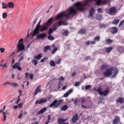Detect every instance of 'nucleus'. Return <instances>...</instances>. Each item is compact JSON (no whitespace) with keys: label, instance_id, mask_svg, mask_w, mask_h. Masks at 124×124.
<instances>
[{"label":"nucleus","instance_id":"nucleus-64","mask_svg":"<svg viewBox=\"0 0 124 124\" xmlns=\"http://www.w3.org/2000/svg\"><path fill=\"white\" fill-rule=\"evenodd\" d=\"M5 49L3 48H0V51H1V53H4V52Z\"/></svg>","mask_w":124,"mask_h":124},{"label":"nucleus","instance_id":"nucleus-55","mask_svg":"<svg viewBox=\"0 0 124 124\" xmlns=\"http://www.w3.org/2000/svg\"><path fill=\"white\" fill-rule=\"evenodd\" d=\"M68 95H69V93H68V92H67L63 95V97H67Z\"/></svg>","mask_w":124,"mask_h":124},{"label":"nucleus","instance_id":"nucleus-39","mask_svg":"<svg viewBox=\"0 0 124 124\" xmlns=\"http://www.w3.org/2000/svg\"><path fill=\"white\" fill-rule=\"evenodd\" d=\"M53 31H54V30L53 29H52V28H49V29L48 30V35H51L52 34V33H53Z\"/></svg>","mask_w":124,"mask_h":124},{"label":"nucleus","instance_id":"nucleus-37","mask_svg":"<svg viewBox=\"0 0 124 124\" xmlns=\"http://www.w3.org/2000/svg\"><path fill=\"white\" fill-rule=\"evenodd\" d=\"M80 34H85L86 33V29H81L79 31Z\"/></svg>","mask_w":124,"mask_h":124},{"label":"nucleus","instance_id":"nucleus-47","mask_svg":"<svg viewBox=\"0 0 124 124\" xmlns=\"http://www.w3.org/2000/svg\"><path fill=\"white\" fill-rule=\"evenodd\" d=\"M103 10L101 8H99L98 9L97 11L98 13H103Z\"/></svg>","mask_w":124,"mask_h":124},{"label":"nucleus","instance_id":"nucleus-49","mask_svg":"<svg viewBox=\"0 0 124 124\" xmlns=\"http://www.w3.org/2000/svg\"><path fill=\"white\" fill-rule=\"evenodd\" d=\"M23 105H24V103H21L18 104V107H19V108H22Z\"/></svg>","mask_w":124,"mask_h":124},{"label":"nucleus","instance_id":"nucleus-38","mask_svg":"<svg viewBox=\"0 0 124 124\" xmlns=\"http://www.w3.org/2000/svg\"><path fill=\"white\" fill-rule=\"evenodd\" d=\"M96 19L97 20H101V19H102V15H97V16H96Z\"/></svg>","mask_w":124,"mask_h":124},{"label":"nucleus","instance_id":"nucleus-28","mask_svg":"<svg viewBox=\"0 0 124 124\" xmlns=\"http://www.w3.org/2000/svg\"><path fill=\"white\" fill-rule=\"evenodd\" d=\"M34 59L35 60H37V61H39L41 58H42V54L40 53L39 54H38L37 55H35L34 56Z\"/></svg>","mask_w":124,"mask_h":124},{"label":"nucleus","instance_id":"nucleus-32","mask_svg":"<svg viewBox=\"0 0 124 124\" xmlns=\"http://www.w3.org/2000/svg\"><path fill=\"white\" fill-rule=\"evenodd\" d=\"M119 22H120V19H114L112 22V24H113V25H118V24H119Z\"/></svg>","mask_w":124,"mask_h":124},{"label":"nucleus","instance_id":"nucleus-34","mask_svg":"<svg viewBox=\"0 0 124 124\" xmlns=\"http://www.w3.org/2000/svg\"><path fill=\"white\" fill-rule=\"evenodd\" d=\"M68 109V107L67 105H65L63 106H62L61 108V111H66Z\"/></svg>","mask_w":124,"mask_h":124},{"label":"nucleus","instance_id":"nucleus-41","mask_svg":"<svg viewBox=\"0 0 124 124\" xmlns=\"http://www.w3.org/2000/svg\"><path fill=\"white\" fill-rule=\"evenodd\" d=\"M11 86L14 87V88H17L19 85L17 83L12 82Z\"/></svg>","mask_w":124,"mask_h":124},{"label":"nucleus","instance_id":"nucleus-59","mask_svg":"<svg viewBox=\"0 0 124 124\" xmlns=\"http://www.w3.org/2000/svg\"><path fill=\"white\" fill-rule=\"evenodd\" d=\"M55 63H57V64H60V63H61V59H59L58 60H57Z\"/></svg>","mask_w":124,"mask_h":124},{"label":"nucleus","instance_id":"nucleus-51","mask_svg":"<svg viewBox=\"0 0 124 124\" xmlns=\"http://www.w3.org/2000/svg\"><path fill=\"white\" fill-rule=\"evenodd\" d=\"M8 6L7 4H5V5L2 6V8H3V9H6L8 8Z\"/></svg>","mask_w":124,"mask_h":124},{"label":"nucleus","instance_id":"nucleus-31","mask_svg":"<svg viewBox=\"0 0 124 124\" xmlns=\"http://www.w3.org/2000/svg\"><path fill=\"white\" fill-rule=\"evenodd\" d=\"M108 67H109V65H102L100 67V70H105L106 68Z\"/></svg>","mask_w":124,"mask_h":124},{"label":"nucleus","instance_id":"nucleus-14","mask_svg":"<svg viewBox=\"0 0 124 124\" xmlns=\"http://www.w3.org/2000/svg\"><path fill=\"white\" fill-rule=\"evenodd\" d=\"M18 64H21V63L19 62L15 63V65H13V68H14V69H17L19 71H21V70H22V67Z\"/></svg>","mask_w":124,"mask_h":124},{"label":"nucleus","instance_id":"nucleus-57","mask_svg":"<svg viewBox=\"0 0 124 124\" xmlns=\"http://www.w3.org/2000/svg\"><path fill=\"white\" fill-rule=\"evenodd\" d=\"M29 77L31 80H32V79H33V75L32 74H31L29 76Z\"/></svg>","mask_w":124,"mask_h":124},{"label":"nucleus","instance_id":"nucleus-5","mask_svg":"<svg viewBox=\"0 0 124 124\" xmlns=\"http://www.w3.org/2000/svg\"><path fill=\"white\" fill-rule=\"evenodd\" d=\"M40 24H41V20H39L38 24L36 26L34 31H33V34L32 37H33L34 36H35V35L38 34L39 33V30H40V27L42 25H40Z\"/></svg>","mask_w":124,"mask_h":124},{"label":"nucleus","instance_id":"nucleus-48","mask_svg":"<svg viewBox=\"0 0 124 124\" xmlns=\"http://www.w3.org/2000/svg\"><path fill=\"white\" fill-rule=\"evenodd\" d=\"M92 86L91 85H86L85 87V90H89V89H91Z\"/></svg>","mask_w":124,"mask_h":124},{"label":"nucleus","instance_id":"nucleus-43","mask_svg":"<svg viewBox=\"0 0 124 124\" xmlns=\"http://www.w3.org/2000/svg\"><path fill=\"white\" fill-rule=\"evenodd\" d=\"M6 17H7V12L3 13L2 14L3 19H5V18H6Z\"/></svg>","mask_w":124,"mask_h":124},{"label":"nucleus","instance_id":"nucleus-56","mask_svg":"<svg viewBox=\"0 0 124 124\" xmlns=\"http://www.w3.org/2000/svg\"><path fill=\"white\" fill-rule=\"evenodd\" d=\"M78 99H76L74 102V104H75V105H77V103H78Z\"/></svg>","mask_w":124,"mask_h":124},{"label":"nucleus","instance_id":"nucleus-27","mask_svg":"<svg viewBox=\"0 0 124 124\" xmlns=\"http://www.w3.org/2000/svg\"><path fill=\"white\" fill-rule=\"evenodd\" d=\"M8 8H13L15 6L14 3L13 2H9L7 3Z\"/></svg>","mask_w":124,"mask_h":124},{"label":"nucleus","instance_id":"nucleus-17","mask_svg":"<svg viewBox=\"0 0 124 124\" xmlns=\"http://www.w3.org/2000/svg\"><path fill=\"white\" fill-rule=\"evenodd\" d=\"M40 88H41V85L38 86L36 88V89H35V90L34 92V95H37V93H40L41 92V89H40Z\"/></svg>","mask_w":124,"mask_h":124},{"label":"nucleus","instance_id":"nucleus-7","mask_svg":"<svg viewBox=\"0 0 124 124\" xmlns=\"http://www.w3.org/2000/svg\"><path fill=\"white\" fill-rule=\"evenodd\" d=\"M49 28H50L49 26L46 24L45 23H44L40 27L39 32H40V31L41 32H43V31H47V30H48Z\"/></svg>","mask_w":124,"mask_h":124},{"label":"nucleus","instance_id":"nucleus-24","mask_svg":"<svg viewBox=\"0 0 124 124\" xmlns=\"http://www.w3.org/2000/svg\"><path fill=\"white\" fill-rule=\"evenodd\" d=\"M118 28L116 27H113L111 28V33L112 34H115L118 32Z\"/></svg>","mask_w":124,"mask_h":124},{"label":"nucleus","instance_id":"nucleus-52","mask_svg":"<svg viewBox=\"0 0 124 124\" xmlns=\"http://www.w3.org/2000/svg\"><path fill=\"white\" fill-rule=\"evenodd\" d=\"M80 82L79 81H77L75 83V86L78 87V86H79V85H80Z\"/></svg>","mask_w":124,"mask_h":124},{"label":"nucleus","instance_id":"nucleus-42","mask_svg":"<svg viewBox=\"0 0 124 124\" xmlns=\"http://www.w3.org/2000/svg\"><path fill=\"white\" fill-rule=\"evenodd\" d=\"M31 62L34 65H36L37 63H38V62L36 60L32 61Z\"/></svg>","mask_w":124,"mask_h":124},{"label":"nucleus","instance_id":"nucleus-25","mask_svg":"<svg viewBox=\"0 0 124 124\" xmlns=\"http://www.w3.org/2000/svg\"><path fill=\"white\" fill-rule=\"evenodd\" d=\"M116 102H118V103H124V98L123 97H119L118 98V99L116 100Z\"/></svg>","mask_w":124,"mask_h":124},{"label":"nucleus","instance_id":"nucleus-19","mask_svg":"<svg viewBox=\"0 0 124 124\" xmlns=\"http://www.w3.org/2000/svg\"><path fill=\"white\" fill-rule=\"evenodd\" d=\"M67 121V119H63L62 118H59L58 119V124H64L65 122Z\"/></svg>","mask_w":124,"mask_h":124},{"label":"nucleus","instance_id":"nucleus-40","mask_svg":"<svg viewBox=\"0 0 124 124\" xmlns=\"http://www.w3.org/2000/svg\"><path fill=\"white\" fill-rule=\"evenodd\" d=\"M58 50H59V48H58V47H55L51 51L52 55H55V53H56V52H57Z\"/></svg>","mask_w":124,"mask_h":124},{"label":"nucleus","instance_id":"nucleus-21","mask_svg":"<svg viewBox=\"0 0 124 124\" xmlns=\"http://www.w3.org/2000/svg\"><path fill=\"white\" fill-rule=\"evenodd\" d=\"M120 117L116 115L115 116V119L113 121V124H119V122H120Z\"/></svg>","mask_w":124,"mask_h":124},{"label":"nucleus","instance_id":"nucleus-36","mask_svg":"<svg viewBox=\"0 0 124 124\" xmlns=\"http://www.w3.org/2000/svg\"><path fill=\"white\" fill-rule=\"evenodd\" d=\"M47 39H48V40H50V41H53V40H55V37H53V36L51 35H48L47 36Z\"/></svg>","mask_w":124,"mask_h":124},{"label":"nucleus","instance_id":"nucleus-23","mask_svg":"<svg viewBox=\"0 0 124 124\" xmlns=\"http://www.w3.org/2000/svg\"><path fill=\"white\" fill-rule=\"evenodd\" d=\"M47 107L43 108L40 111H38L37 115H39L40 114H43V113L47 111Z\"/></svg>","mask_w":124,"mask_h":124},{"label":"nucleus","instance_id":"nucleus-62","mask_svg":"<svg viewBox=\"0 0 124 124\" xmlns=\"http://www.w3.org/2000/svg\"><path fill=\"white\" fill-rule=\"evenodd\" d=\"M23 60H24V57H23V56H21V57H20V58H19V59H18V62H21V61H23Z\"/></svg>","mask_w":124,"mask_h":124},{"label":"nucleus","instance_id":"nucleus-11","mask_svg":"<svg viewBox=\"0 0 124 124\" xmlns=\"http://www.w3.org/2000/svg\"><path fill=\"white\" fill-rule=\"evenodd\" d=\"M47 102L46 99H41L40 100H37L35 102V104H44Z\"/></svg>","mask_w":124,"mask_h":124},{"label":"nucleus","instance_id":"nucleus-60","mask_svg":"<svg viewBox=\"0 0 124 124\" xmlns=\"http://www.w3.org/2000/svg\"><path fill=\"white\" fill-rule=\"evenodd\" d=\"M124 22V20H122L120 22V23H119V27H121V26H122V25H123V23Z\"/></svg>","mask_w":124,"mask_h":124},{"label":"nucleus","instance_id":"nucleus-35","mask_svg":"<svg viewBox=\"0 0 124 124\" xmlns=\"http://www.w3.org/2000/svg\"><path fill=\"white\" fill-rule=\"evenodd\" d=\"M49 64H50V66H52L53 67L56 66V62H54V61H53V60H51L50 61Z\"/></svg>","mask_w":124,"mask_h":124},{"label":"nucleus","instance_id":"nucleus-20","mask_svg":"<svg viewBox=\"0 0 124 124\" xmlns=\"http://www.w3.org/2000/svg\"><path fill=\"white\" fill-rule=\"evenodd\" d=\"M78 121V114H75L72 118V123L73 124H75Z\"/></svg>","mask_w":124,"mask_h":124},{"label":"nucleus","instance_id":"nucleus-63","mask_svg":"<svg viewBox=\"0 0 124 124\" xmlns=\"http://www.w3.org/2000/svg\"><path fill=\"white\" fill-rule=\"evenodd\" d=\"M91 44L92 45H94V44H95L96 41H92L90 42Z\"/></svg>","mask_w":124,"mask_h":124},{"label":"nucleus","instance_id":"nucleus-15","mask_svg":"<svg viewBox=\"0 0 124 124\" xmlns=\"http://www.w3.org/2000/svg\"><path fill=\"white\" fill-rule=\"evenodd\" d=\"M117 11V9L115 7H111L109 9V14L110 15H113V13H116Z\"/></svg>","mask_w":124,"mask_h":124},{"label":"nucleus","instance_id":"nucleus-10","mask_svg":"<svg viewBox=\"0 0 124 124\" xmlns=\"http://www.w3.org/2000/svg\"><path fill=\"white\" fill-rule=\"evenodd\" d=\"M90 15L89 16V17H91V20H93L94 19V16H93V15H94V13H95V11L94 10V9L91 8L90 9L89 11Z\"/></svg>","mask_w":124,"mask_h":124},{"label":"nucleus","instance_id":"nucleus-45","mask_svg":"<svg viewBox=\"0 0 124 124\" xmlns=\"http://www.w3.org/2000/svg\"><path fill=\"white\" fill-rule=\"evenodd\" d=\"M93 39L96 41H99V40H100V37L97 36L95 37H94Z\"/></svg>","mask_w":124,"mask_h":124},{"label":"nucleus","instance_id":"nucleus-8","mask_svg":"<svg viewBox=\"0 0 124 124\" xmlns=\"http://www.w3.org/2000/svg\"><path fill=\"white\" fill-rule=\"evenodd\" d=\"M17 52L25 51V45L23 44H17Z\"/></svg>","mask_w":124,"mask_h":124},{"label":"nucleus","instance_id":"nucleus-2","mask_svg":"<svg viewBox=\"0 0 124 124\" xmlns=\"http://www.w3.org/2000/svg\"><path fill=\"white\" fill-rule=\"evenodd\" d=\"M118 73L119 70L116 67H111L109 68H107L103 74L105 77H109L112 75L111 78H115Z\"/></svg>","mask_w":124,"mask_h":124},{"label":"nucleus","instance_id":"nucleus-53","mask_svg":"<svg viewBox=\"0 0 124 124\" xmlns=\"http://www.w3.org/2000/svg\"><path fill=\"white\" fill-rule=\"evenodd\" d=\"M51 115H48L47 116V122H50V121H51Z\"/></svg>","mask_w":124,"mask_h":124},{"label":"nucleus","instance_id":"nucleus-44","mask_svg":"<svg viewBox=\"0 0 124 124\" xmlns=\"http://www.w3.org/2000/svg\"><path fill=\"white\" fill-rule=\"evenodd\" d=\"M107 42L108 43V44H112V43H113V40L110 39H108L107 40Z\"/></svg>","mask_w":124,"mask_h":124},{"label":"nucleus","instance_id":"nucleus-4","mask_svg":"<svg viewBox=\"0 0 124 124\" xmlns=\"http://www.w3.org/2000/svg\"><path fill=\"white\" fill-rule=\"evenodd\" d=\"M62 102H63V100L62 99H60L59 100L56 99L49 105V107L50 108H54V109L58 108Z\"/></svg>","mask_w":124,"mask_h":124},{"label":"nucleus","instance_id":"nucleus-61","mask_svg":"<svg viewBox=\"0 0 124 124\" xmlns=\"http://www.w3.org/2000/svg\"><path fill=\"white\" fill-rule=\"evenodd\" d=\"M0 66H2L3 67H7L6 66V63H5L4 65H2V63L0 64Z\"/></svg>","mask_w":124,"mask_h":124},{"label":"nucleus","instance_id":"nucleus-33","mask_svg":"<svg viewBox=\"0 0 124 124\" xmlns=\"http://www.w3.org/2000/svg\"><path fill=\"white\" fill-rule=\"evenodd\" d=\"M113 49V47H111V46L106 47V51L107 52V53H110V52H111V51H112Z\"/></svg>","mask_w":124,"mask_h":124},{"label":"nucleus","instance_id":"nucleus-30","mask_svg":"<svg viewBox=\"0 0 124 124\" xmlns=\"http://www.w3.org/2000/svg\"><path fill=\"white\" fill-rule=\"evenodd\" d=\"M59 28V22H56L53 26V31H57Z\"/></svg>","mask_w":124,"mask_h":124},{"label":"nucleus","instance_id":"nucleus-46","mask_svg":"<svg viewBox=\"0 0 124 124\" xmlns=\"http://www.w3.org/2000/svg\"><path fill=\"white\" fill-rule=\"evenodd\" d=\"M46 60H48V58L45 57L44 58L41 59L40 62H45V61H46Z\"/></svg>","mask_w":124,"mask_h":124},{"label":"nucleus","instance_id":"nucleus-12","mask_svg":"<svg viewBox=\"0 0 124 124\" xmlns=\"http://www.w3.org/2000/svg\"><path fill=\"white\" fill-rule=\"evenodd\" d=\"M18 64H21V63L19 62L15 63V65H13V68H14V69H17L19 71H21V70H22V67Z\"/></svg>","mask_w":124,"mask_h":124},{"label":"nucleus","instance_id":"nucleus-3","mask_svg":"<svg viewBox=\"0 0 124 124\" xmlns=\"http://www.w3.org/2000/svg\"><path fill=\"white\" fill-rule=\"evenodd\" d=\"M89 3L90 0H86L84 4H82L80 2H78L75 4V6H76L78 11L83 12V11L86 10V6L89 5Z\"/></svg>","mask_w":124,"mask_h":124},{"label":"nucleus","instance_id":"nucleus-16","mask_svg":"<svg viewBox=\"0 0 124 124\" xmlns=\"http://www.w3.org/2000/svg\"><path fill=\"white\" fill-rule=\"evenodd\" d=\"M53 17H50L49 19H48V20L47 21V22H45L47 26H48V27H50V26H51V25H52V24H53V22H54V20Z\"/></svg>","mask_w":124,"mask_h":124},{"label":"nucleus","instance_id":"nucleus-18","mask_svg":"<svg viewBox=\"0 0 124 124\" xmlns=\"http://www.w3.org/2000/svg\"><path fill=\"white\" fill-rule=\"evenodd\" d=\"M94 1H96V3L97 5H100L101 4V2L103 3V4H105V3H107V0H94Z\"/></svg>","mask_w":124,"mask_h":124},{"label":"nucleus","instance_id":"nucleus-54","mask_svg":"<svg viewBox=\"0 0 124 124\" xmlns=\"http://www.w3.org/2000/svg\"><path fill=\"white\" fill-rule=\"evenodd\" d=\"M23 39H20L19 40V42H18V43H17V44H23Z\"/></svg>","mask_w":124,"mask_h":124},{"label":"nucleus","instance_id":"nucleus-29","mask_svg":"<svg viewBox=\"0 0 124 124\" xmlns=\"http://www.w3.org/2000/svg\"><path fill=\"white\" fill-rule=\"evenodd\" d=\"M62 35H64V36H68V34H69V32L68 30H63V32L62 33Z\"/></svg>","mask_w":124,"mask_h":124},{"label":"nucleus","instance_id":"nucleus-13","mask_svg":"<svg viewBox=\"0 0 124 124\" xmlns=\"http://www.w3.org/2000/svg\"><path fill=\"white\" fill-rule=\"evenodd\" d=\"M18 64H21V63L19 62L15 63V65H13V68H14V69H17L19 71H21V70H22V67Z\"/></svg>","mask_w":124,"mask_h":124},{"label":"nucleus","instance_id":"nucleus-26","mask_svg":"<svg viewBox=\"0 0 124 124\" xmlns=\"http://www.w3.org/2000/svg\"><path fill=\"white\" fill-rule=\"evenodd\" d=\"M48 50H49V51H51V46H44V53H46V52H47Z\"/></svg>","mask_w":124,"mask_h":124},{"label":"nucleus","instance_id":"nucleus-58","mask_svg":"<svg viewBox=\"0 0 124 124\" xmlns=\"http://www.w3.org/2000/svg\"><path fill=\"white\" fill-rule=\"evenodd\" d=\"M59 84H58V89H61V87L62 86V82H61V81H59L58 82Z\"/></svg>","mask_w":124,"mask_h":124},{"label":"nucleus","instance_id":"nucleus-9","mask_svg":"<svg viewBox=\"0 0 124 124\" xmlns=\"http://www.w3.org/2000/svg\"><path fill=\"white\" fill-rule=\"evenodd\" d=\"M36 35L37 39H44V38H46L47 37V34L45 33H42L41 34H37Z\"/></svg>","mask_w":124,"mask_h":124},{"label":"nucleus","instance_id":"nucleus-22","mask_svg":"<svg viewBox=\"0 0 124 124\" xmlns=\"http://www.w3.org/2000/svg\"><path fill=\"white\" fill-rule=\"evenodd\" d=\"M0 113H2V114L3 115V118L2 121L3 122L6 121V114H5V112L4 111H2V109H1L0 110Z\"/></svg>","mask_w":124,"mask_h":124},{"label":"nucleus","instance_id":"nucleus-50","mask_svg":"<svg viewBox=\"0 0 124 124\" xmlns=\"http://www.w3.org/2000/svg\"><path fill=\"white\" fill-rule=\"evenodd\" d=\"M58 80H59V81H64V78L62 77H60L58 78Z\"/></svg>","mask_w":124,"mask_h":124},{"label":"nucleus","instance_id":"nucleus-1","mask_svg":"<svg viewBox=\"0 0 124 124\" xmlns=\"http://www.w3.org/2000/svg\"><path fill=\"white\" fill-rule=\"evenodd\" d=\"M69 10L70 12L69 13H68L67 12H65V13H61L59 14L55 17V20H60V19H62L63 17H65L66 19H67L68 18H69L70 15L74 16L77 14V11L75 10L73 7H71Z\"/></svg>","mask_w":124,"mask_h":124},{"label":"nucleus","instance_id":"nucleus-6","mask_svg":"<svg viewBox=\"0 0 124 124\" xmlns=\"http://www.w3.org/2000/svg\"><path fill=\"white\" fill-rule=\"evenodd\" d=\"M97 92L101 96L104 95V96H106L107 95H108L109 93L108 89H106L105 91L102 92V88L101 87H99L97 89Z\"/></svg>","mask_w":124,"mask_h":124}]
</instances>
